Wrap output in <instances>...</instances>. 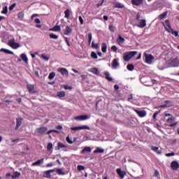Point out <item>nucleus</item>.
Listing matches in <instances>:
<instances>
[{
  "instance_id": "52",
  "label": "nucleus",
  "mask_w": 179,
  "mask_h": 179,
  "mask_svg": "<svg viewBox=\"0 0 179 179\" xmlns=\"http://www.w3.org/2000/svg\"><path fill=\"white\" fill-rule=\"evenodd\" d=\"M111 50L112 51H113V52H117V51H118V48H117L116 45H113L111 47Z\"/></svg>"
},
{
  "instance_id": "34",
  "label": "nucleus",
  "mask_w": 179,
  "mask_h": 179,
  "mask_svg": "<svg viewBox=\"0 0 179 179\" xmlns=\"http://www.w3.org/2000/svg\"><path fill=\"white\" fill-rule=\"evenodd\" d=\"M41 58H42L45 61H50V55H47L45 54H42L41 55Z\"/></svg>"
},
{
  "instance_id": "29",
  "label": "nucleus",
  "mask_w": 179,
  "mask_h": 179,
  "mask_svg": "<svg viewBox=\"0 0 179 179\" xmlns=\"http://www.w3.org/2000/svg\"><path fill=\"white\" fill-rule=\"evenodd\" d=\"M101 51L102 52H107V43H103L101 44Z\"/></svg>"
},
{
  "instance_id": "3",
  "label": "nucleus",
  "mask_w": 179,
  "mask_h": 179,
  "mask_svg": "<svg viewBox=\"0 0 179 179\" xmlns=\"http://www.w3.org/2000/svg\"><path fill=\"white\" fill-rule=\"evenodd\" d=\"M8 45L9 47H11V48H13V50H16L20 47V44L15 42V38H12L8 41Z\"/></svg>"
},
{
  "instance_id": "56",
  "label": "nucleus",
  "mask_w": 179,
  "mask_h": 179,
  "mask_svg": "<svg viewBox=\"0 0 179 179\" xmlns=\"http://www.w3.org/2000/svg\"><path fill=\"white\" fill-rule=\"evenodd\" d=\"M166 156L167 157H171V156H176V153H174V152L167 153V154L166 155Z\"/></svg>"
},
{
  "instance_id": "63",
  "label": "nucleus",
  "mask_w": 179,
  "mask_h": 179,
  "mask_svg": "<svg viewBox=\"0 0 179 179\" xmlns=\"http://www.w3.org/2000/svg\"><path fill=\"white\" fill-rule=\"evenodd\" d=\"M114 89H115V90H118V89H120V86L118 85H115Z\"/></svg>"
},
{
  "instance_id": "21",
  "label": "nucleus",
  "mask_w": 179,
  "mask_h": 179,
  "mask_svg": "<svg viewBox=\"0 0 179 179\" xmlns=\"http://www.w3.org/2000/svg\"><path fill=\"white\" fill-rule=\"evenodd\" d=\"M90 152H92V148L90 147H85L83 150L81 151V153H90Z\"/></svg>"
},
{
  "instance_id": "17",
  "label": "nucleus",
  "mask_w": 179,
  "mask_h": 179,
  "mask_svg": "<svg viewBox=\"0 0 179 179\" xmlns=\"http://www.w3.org/2000/svg\"><path fill=\"white\" fill-rule=\"evenodd\" d=\"M0 51L1 52H4L5 54H7L8 55H13V52L8 49L1 48Z\"/></svg>"
},
{
  "instance_id": "22",
  "label": "nucleus",
  "mask_w": 179,
  "mask_h": 179,
  "mask_svg": "<svg viewBox=\"0 0 179 179\" xmlns=\"http://www.w3.org/2000/svg\"><path fill=\"white\" fill-rule=\"evenodd\" d=\"M114 8H117V9H124L125 6L121 3H115Z\"/></svg>"
},
{
  "instance_id": "44",
  "label": "nucleus",
  "mask_w": 179,
  "mask_h": 179,
  "mask_svg": "<svg viewBox=\"0 0 179 179\" xmlns=\"http://www.w3.org/2000/svg\"><path fill=\"white\" fill-rule=\"evenodd\" d=\"M43 174L46 176V178H51V174L49 171L43 172Z\"/></svg>"
},
{
  "instance_id": "23",
  "label": "nucleus",
  "mask_w": 179,
  "mask_h": 179,
  "mask_svg": "<svg viewBox=\"0 0 179 179\" xmlns=\"http://www.w3.org/2000/svg\"><path fill=\"white\" fill-rule=\"evenodd\" d=\"M151 149L153 152H156L157 155H162V150H159V147L152 146Z\"/></svg>"
},
{
  "instance_id": "10",
  "label": "nucleus",
  "mask_w": 179,
  "mask_h": 179,
  "mask_svg": "<svg viewBox=\"0 0 179 179\" xmlns=\"http://www.w3.org/2000/svg\"><path fill=\"white\" fill-rule=\"evenodd\" d=\"M135 113L140 117V118H143L144 117H146V112L145 110H138V109L134 110Z\"/></svg>"
},
{
  "instance_id": "47",
  "label": "nucleus",
  "mask_w": 179,
  "mask_h": 179,
  "mask_svg": "<svg viewBox=\"0 0 179 179\" xmlns=\"http://www.w3.org/2000/svg\"><path fill=\"white\" fill-rule=\"evenodd\" d=\"M162 110H159V111H157L154 113L153 115V120H156L157 118V115H159V114H160V112Z\"/></svg>"
},
{
  "instance_id": "37",
  "label": "nucleus",
  "mask_w": 179,
  "mask_h": 179,
  "mask_svg": "<svg viewBox=\"0 0 179 179\" xmlns=\"http://www.w3.org/2000/svg\"><path fill=\"white\" fill-rule=\"evenodd\" d=\"M11 177L13 179L17 178L18 177H20V173L16 171L11 176Z\"/></svg>"
},
{
  "instance_id": "48",
  "label": "nucleus",
  "mask_w": 179,
  "mask_h": 179,
  "mask_svg": "<svg viewBox=\"0 0 179 179\" xmlns=\"http://www.w3.org/2000/svg\"><path fill=\"white\" fill-rule=\"evenodd\" d=\"M47 149L48 151L52 150V143H49L47 145Z\"/></svg>"
},
{
  "instance_id": "24",
  "label": "nucleus",
  "mask_w": 179,
  "mask_h": 179,
  "mask_svg": "<svg viewBox=\"0 0 179 179\" xmlns=\"http://www.w3.org/2000/svg\"><path fill=\"white\" fill-rule=\"evenodd\" d=\"M44 162V158L41 159L34 163H32V166H40V164H41V163Z\"/></svg>"
},
{
  "instance_id": "33",
  "label": "nucleus",
  "mask_w": 179,
  "mask_h": 179,
  "mask_svg": "<svg viewBox=\"0 0 179 179\" xmlns=\"http://www.w3.org/2000/svg\"><path fill=\"white\" fill-rule=\"evenodd\" d=\"M66 94L64 91H61L57 92V97H59V99L62 97H65Z\"/></svg>"
},
{
  "instance_id": "2",
  "label": "nucleus",
  "mask_w": 179,
  "mask_h": 179,
  "mask_svg": "<svg viewBox=\"0 0 179 179\" xmlns=\"http://www.w3.org/2000/svg\"><path fill=\"white\" fill-rule=\"evenodd\" d=\"M136 54H138L137 51L126 52L123 55V59L125 62H128V61H129L131 58H133V57H135Z\"/></svg>"
},
{
  "instance_id": "13",
  "label": "nucleus",
  "mask_w": 179,
  "mask_h": 179,
  "mask_svg": "<svg viewBox=\"0 0 179 179\" xmlns=\"http://www.w3.org/2000/svg\"><path fill=\"white\" fill-rule=\"evenodd\" d=\"M131 3L134 6H141L143 4V0H131Z\"/></svg>"
},
{
  "instance_id": "38",
  "label": "nucleus",
  "mask_w": 179,
  "mask_h": 179,
  "mask_svg": "<svg viewBox=\"0 0 179 179\" xmlns=\"http://www.w3.org/2000/svg\"><path fill=\"white\" fill-rule=\"evenodd\" d=\"M93 39V37L92 36V32H90L88 34V44H92V40Z\"/></svg>"
},
{
  "instance_id": "58",
  "label": "nucleus",
  "mask_w": 179,
  "mask_h": 179,
  "mask_svg": "<svg viewBox=\"0 0 179 179\" xmlns=\"http://www.w3.org/2000/svg\"><path fill=\"white\" fill-rule=\"evenodd\" d=\"M23 61L24 62H26V64H27V61H28V59H27V57L26 56V55H23Z\"/></svg>"
},
{
  "instance_id": "54",
  "label": "nucleus",
  "mask_w": 179,
  "mask_h": 179,
  "mask_svg": "<svg viewBox=\"0 0 179 179\" xmlns=\"http://www.w3.org/2000/svg\"><path fill=\"white\" fill-rule=\"evenodd\" d=\"M65 42L66 43L68 47H71V43H69V41L67 37H64Z\"/></svg>"
},
{
  "instance_id": "51",
  "label": "nucleus",
  "mask_w": 179,
  "mask_h": 179,
  "mask_svg": "<svg viewBox=\"0 0 179 179\" xmlns=\"http://www.w3.org/2000/svg\"><path fill=\"white\" fill-rule=\"evenodd\" d=\"M176 120V117L171 116V117H169L166 120V122H171L172 121H174Z\"/></svg>"
},
{
  "instance_id": "57",
  "label": "nucleus",
  "mask_w": 179,
  "mask_h": 179,
  "mask_svg": "<svg viewBox=\"0 0 179 179\" xmlns=\"http://www.w3.org/2000/svg\"><path fill=\"white\" fill-rule=\"evenodd\" d=\"M65 90H71L72 89V86L64 85Z\"/></svg>"
},
{
  "instance_id": "28",
  "label": "nucleus",
  "mask_w": 179,
  "mask_h": 179,
  "mask_svg": "<svg viewBox=\"0 0 179 179\" xmlns=\"http://www.w3.org/2000/svg\"><path fill=\"white\" fill-rule=\"evenodd\" d=\"M104 75H105V78H106V79H107V80H108L109 82H113V78L110 77V73L106 71L104 73Z\"/></svg>"
},
{
  "instance_id": "16",
  "label": "nucleus",
  "mask_w": 179,
  "mask_h": 179,
  "mask_svg": "<svg viewBox=\"0 0 179 179\" xmlns=\"http://www.w3.org/2000/svg\"><path fill=\"white\" fill-rule=\"evenodd\" d=\"M137 27L140 29H143V27H146V20H141L140 24L137 25Z\"/></svg>"
},
{
  "instance_id": "59",
  "label": "nucleus",
  "mask_w": 179,
  "mask_h": 179,
  "mask_svg": "<svg viewBox=\"0 0 179 179\" xmlns=\"http://www.w3.org/2000/svg\"><path fill=\"white\" fill-rule=\"evenodd\" d=\"M78 19L80 24H83V18H82V16H79Z\"/></svg>"
},
{
  "instance_id": "4",
  "label": "nucleus",
  "mask_w": 179,
  "mask_h": 179,
  "mask_svg": "<svg viewBox=\"0 0 179 179\" xmlns=\"http://www.w3.org/2000/svg\"><path fill=\"white\" fill-rule=\"evenodd\" d=\"M48 131V128L45 127H38L36 130L37 135H45V132Z\"/></svg>"
},
{
  "instance_id": "64",
  "label": "nucleus",
  "mask_w": 179,
  "mask_h": 179,
  "mask_svg": "<svg viewBox=\"0 0 179 179\" xmlns=\"http://www.w3.org/2000/svg\"><path fill=\"white\" fill-rule=\"evenodd\" d=\"M56 129L61 130V129H62V126H61V125H57V126L56 127Z\"/></svg>"
},
{
  "instance_id": "46",
  "label": "nucleus",
  "mask_w": 179,
  "mask_h": 179,
  "mask_svg": "<svg viewBox=\"0 0 179 179\" xmlns=\"http://www.w3.org/2000/svg\"><path fill=\"white\" fill-rule=\"evenodd\" d=\"M1 13L3 15H6V13H8V6H5L4 8H3Z\"/></svg>"
},
{
  "instance_id": "43",
  "label": "nucleus",
  "mask_w": 179,
  "mask_h": 179,
  "mask_svg": "<svg viewBox=\"0 0 179 179\" xmlns=\"http://www.w3.org/2000/svg\"><path fill=\"white\" fill-rule=\"evenodd\" d=\"M77 170H78V171H82L85 170V166L78 165Z\"/></svg>"
},
{
  "instance_id": "18",
  "label": "nucleus",
  "mask_w": 179,
  "mask_h": 179,
  "mask_svg": "<svg viewBox=\"0 0 179 179\" xmlns=\"http://www.w3.org/2000/svg\"><path fill=\"white\" fill-rule=\"evenodd\" d=\"M117 43L119 44V45H121V44H124V43H125V39L122 38L121 35H119V37L117 39Z\"/></svg>"
},
{
  "instance_id": "42",
  "label": "nucleus",
  "mask_w": 179,
  "mask_h": 179,
  "mask_svg": "<svg viewBox=\"0 0 179 179\" xmlns=\"http://www.w3.org/2000/svg\"><path fill=\"white\" fill-rule=\"evenodd\" d=\"M92 48H95L96 50H98L99 48V43H94V41H92Z\"/></svg>"
},
{
  "instance_id": "6",
  "label": "nucleus",
  "mask_w": 179,
  "mask_h": 179,
  "mask_svg": "<svg viewBox=\"0 0 179 179\" xmlns=\"http://www.w3.org/2000/svg\"><path fill=\"white\" fill-rule=\"evenodd\" d=\"M170 66H172L173 68H177L179 66V59L178 57H176L175 59H171L169 62Z\"/></svg>"
},
{
  "instance_id": "30",
  "label": "nucleus",
  "mask_w": 179,
  "mask_h": 179,
  "mask_svg": "<svg viewBox=\"0 0 179 179\" xmlns=\"http://www.w3.org/2000/svg\"><path fill=\"white\" fill-rule=\"evenodd\" d=\"M34 23H36V27H38V29H41V24H40L41 23V21L38 18H36L34 20Z\"/></svg>"
},
{
  "instance_id": "27",
  "label": "nucleus",
  "mask_w": 179,
  "mask_h": 179,
  "mask_svg": "<svg viewBox=\"0 0 179 179\" xmlns=\"http://www.w3.org/2000/svg\"><path fill=\"white\" fill-rule=\"evenodd\" d=\"M56 173L58 176H65V172H64L62 169H56Z\"/></svg>"
},
{
  "instance_id": "50",
  "label": "nucleus",
  "mask_w": 179,
  "mask_h": 179,
  "mask_svg": "<svg viewBox=\"0 0 179 179\" xmlns=\"http://www.w3.org/2000/svg\"><path fill=\"white\" fill-rule=\"evenodd\" d=\"M109 30L110 31H112V33H114L115 31V27H113V25H109Z\"/></svg>"
},
{
  "instance_id": "7",
  "label": "nucleus",
  "mask_w": 179,
  "mask_h": 179,
  "mask_svg": "<svg viewBox=\"0 0 179 179\" xmlns=\"http://www.w3.org/2000/svg\"><path fill=\"white\" fill-rule=\"evenodd\" d=\"M27 89L29 94H35V93H37V91H36V90H34V85L27 84Z\"/></svg>"
},
{
  "instance_id": "55",
  "label": "nucleus",
  "mask_w": 179,
  "mask_h": 179,
  "mask_svg": "<svg viewBox=\"0 0 179 179\" xmlns=\"http://www.w3.org/2000/svg\"><path fill=\"white\" fill-rule=\"evenodd\" d=\"M16 6V3H13L12 4L10 7H9V10H13V9H15V7Z\"/></svg>"
},
{
  "instance_id": "19",
  "label": "nucleus",
  "mask_w": 179,
  "mask_h": 179,
  "mask_svg": "<svg viewBox=\"0 0 179 179\" xmlns=\"http://www.w3.org/2000/svg\"><path fill=\"white\" fill-rule=\"evenodd\" d=\"M112 68H113V69H117V68H118V60H117V59L113 60Z\"/></svg>"
},
{
  "instance_id": "5",
  "label": "nucleus",
  "mask_w": 179,
  "mask_h": 179,
  "mask_svg": "<svg viewBox=\"0 0 179 179\" xmlns=\"http://www.w3.org/2000/svg\"><path fill=\"white\" fill-rule=\"evenodd\" d=\"M144 56L145 64H148L149 65H150V64H152V61L155 59V57H153V55H148L147 53H144Z\"/></svg>"
},
{
  "instance_id": "32",
  "label": "nucleus",
  "mask_w": 179,
  "mask_h": 179,
  "mask_svg": "<svg viewBox=\"0 0 179 179\" xmlns=\"http://www.w3.org/2000/svg\"><path fill=\"white\" fill-rule=\"evenodd\" d=\"M64 17H66V19H69V17L71 16V11L69 9H67L64 11Z\"/></svg>"
},
{
  "instance_id": "53",
  "label": "nucleus",
  "mask_w": 179,
  "mask_h": 179,
  "mask_svg": "<svg viewBox=\"0 0 179 179\" xmlns=\"http://www.w3.org/2000/svg\"><path fill=\"white\" fill-rule=\"evenodd\" d=\"M100 103H103L101 101V100H99L96 103V110H99V108H100V106H99V104H100Z\"/></svg>"
},
{
  "instance_id": "31",
  "label": "nucleus",
  "mask_w": 179,
  "mask_h": 179,
  "mask_svg": "<svg viewBox=\"0 0 179 179\" xmlns=\"http://www.w3.org/2000/svg\"><path fill=\"white\" fill-rule=\"evenodd\" d=\"M94 153H104V149L97 147L94 151Z\"/></svg>"
},
{
  "instance_id": "62",
  "label": "nucleus",
  "mask_w": 179,
  "mask_h": 179,
  "mask_svg": "<svg viewBox=\"0 0 179 179\" xmlns=\"http://www.w3.org/2000/svg\"><path fill=\"white\" fill-rule=\"evenodd\" d=\"M52 166H54V164L52 162L46 164V167H52Z\"/></svg>"
},
{
  "instance_id": "61",
  "label": "nucleus",
  "mask_w": 179,
  "mask_h": 179,
  "mask_svg": "<svg viewBox=\"0 0 179 179\" xmlns=\"http://www.w3.org/2000/svg\"><path fill=\"white\" fill-rule=\"evenodd\" d=\"M171 145H176L177 143V139L171 140Z\"/></svg>"
},
{
  "instance_id": "35",
  "label": "nucleus",
  "mask_w": 179,
  "mask_h": 179,
  "mask_svg": "<svg viewBox=\"0 0 179 179\" xmlns=\"http://www.w3.org/2000/svg\"><path fill=\"white\" fill-rule=\"evenodd\" d=\"M66 148V145H64L62 143L59 142L57 143V150H59V149H64Z\"/></svg>"
},
{
  "instance_id": "36",
  "label": "nucleus",
  "mask_w": 179,
  "mask_h": 179,
  "mask_svg": "<svg viewBox=\"0 0 179 179\" xmlns=\"http://www.w3.org/2000/svg\"><path fill=\"white\" fill-rule=\"evenodd\" d=\"M20 125H22V119H17L15 129H17Z\"/></svg>"
},
{
  "instance_id": "39",
  "label": "nucleus",
  "mask_w": 179,
  "mask_h": 179,
  "mask_svg": "<svg viewBox=\"0 0 179 179\" xmlns=\"http://www.w3.org/2000/svg\"><path fill=\"white\" fill-rule=\"evenodd\" d=\"M54 78H55V73L51 72L48 76V79H50V80H52Z\"/></svg>"
},
{
  "instance_id": "20",
  "label": "nucleus",
  "mask_w": 179,
  "mask_h": 179,
  "mask_svg": "<svg viewBox=\"0 0 179 179\" xmlns=\"http://www.w3.org/2000/svg\"><path fill=\"white\" fill-rule=\"evenodd\" d=\"M50 31H61V26L55 25L53 28L50 29Z\"/></svg>"
},
{
  "instance_id": "15",
  "label": "nucleus",
  "mask_w": 179,
  "mask_h": 179,
  "mask_svg": "<svg viewBox=\"0 0 179 179\" xmlns=\"http://www.w3.org/2000/svg\"><path fill=\"white\" fill-rule=\"evenodd\" d=\"M116 172L118 174L119 177H120V178H124V177L127 176V172L121 171V169H117L116 170Z\"/></svg>"
},
{
  "instance_id": "8",
  "label": "nucleus",
  "mask_w": 179,
  "mask_h": 179,
  "mask_svg": "<svg viewBox=\"0 0 179 179\" xmlns=\"http://www.w3.org/2000/svg\"><path fill=\"white\" fill-rule=\"evenodd\" d=\"M57 71H59L62 76H69V72L68 71V69L65 68H59L57 69Z\"/></svg>"
},
{
  "instance_id": "45",
  "label": "nucleus",
  "mask_w": 179,
  "mask_h": 179,
  "mask_svg": "<svg viewBox=\"0 0 179 179\" xmlns=\"http://www.w3.org/2000/svg\"><path fill=\"white\" fill-rule=\"evenodd\" d=\"M49 36H50L51 38H52L53 40H57V38H58V35H55V34H50L49 35Z\"/></svg>"
},
{
  "instance_id": "40",
  "label": "nucleus",
  "mask_w": 179,
  "mask_h": 179,
  "mask_svg": "<svg viewBox=\"0 0 179 179\" xmlns=\"http://www.w3.org/2000/svg\"><path fill=\"white\" fill-rule=\"evenodd\" d=\"M127 68L128 71H134V69H135V66H134V64H128L127 66Z\"/></svg>"
},
{
  "instance_id": "11",
  "label": "nucleus",
  "mask_w": 179,
  "mask_h": 179,
  "mask_svg": "<svg viewBox=\"0 0 179 179\" xmlns=\"http://www.w3.org/2000/svg\"><path fill=\"white\" fill-rule=\"evenodd\" d=\"M73 29L69 27V25H67L66 27V30L64 32V36H71L72 34Z\"/></svg>"
},
{
  "instance_id": "41",
  "label": "nucleus",
  "mask_w": 179,
  "mask_h": 179,
  "mask_svg": "<svg viewBox=\"0 0 179 179\" xmlns=\"http://www.w3.org/2000/svg\"><path fill=\"white\" fill-rule=\"evenodd\" d=\"M91 57L93 58V59H97V54H96L95 52H91Z\"/></svg>"
},
{
  "instance_id": "49",
  "label": "nucleus",
  "mask_w": 179,
  "mask_h": 179,
  "mask_svg": "<svg viewBox=\"0 0 179 179\" xmlns=\"http://www.w3.org/2000/svg\"><path fill=\"white\" fill-rule=\"evenodd\" d=\"M66 141L68 143H69L70 145H72V143H73V141H72V140H71V138H69V136H68L66 138Z\"/></svg>"
},
{
  "instance_id": "25",
  "label": "nucleus",
  "mask_w": 179,
  "mask_h": 179,
  "mask_svg": "<svg viewBox=\"0 0 179 179\" xmlns=\"http://www.w3.org/2000/svg\"><path fill=\"white\" fill-rule=\"evenodd\" d=\"M168 13H169V11H165L164 13H163L162 14L158 16V19H159V20H163V19H164V17L167 16Z\"/></svg>"
},
{
  "instance_id": "9",
  "label": "nucleus",
  "mask_w": 179,
  "mask_h": 179,
  "mask_svg": "<svg viewBox=\"0 0 179 179\" xmlns=\"http://www.w3.org/2000/svg\"><path fill=\"white\" fill-rule=\"evenodd\" d=\"M71 131H79L80 129H90L89 126L83 125L79 127H74L71 128Z\"/></svg>"
},
{
  "instance_id": "12",
  "label": "nucleus",
  "mask_w": 179,
  "mask_h": 179,
  "mask_svg": "<svg viewBox=\"0 0 179 179\" xmlns=\"http://www.w3.org/2000/svg\"><path fill=\"white\" fill-rule=\"evenodd\" d=\"M171 167L172 170H178L179 169V164L177 161H173L171 164Z\"/></svg>"
},
{
  "instance_id": "60",
  "label": "nucleus",
  "mask_w": 179,
  "mask_h": 179,
  "mask_svg": "<svg viewBox=\"0 0 179 179\" xmlns=\"http://www.w3.org/2000/svg\"><path fill=\"white\" fill-rule=\"evenodd\" d=\"M159 176V171L157 170L155 171L154 177H158Z\"/></svg>"
},
{
  "instance_id": "1",
  "label": "nucleus",
  "mask_w": 179,
  "mask_h": 179,
  "mask_svg": "<svg viewBox=\"0 0 179 179\" xmlns=\"http://www.w3.org/2000/svg\"><path fill=\"white\" fill-rule=\"evenodd\" d=\"M162 24L164 27L165 30L168 31V33H171V34H173V36H175V37H178V31H174V29L171 28V24L170 23V20H165V22H162Z\"/></svg>"
},
{
  "instance_id": "14",
  "label": "nucleus",
  "mask_w": 179,
  "mask_h": 179,
  "mask_svg": "<svg viewBox=\"0 0 179 179\" xmlns=\"http://www.w3.org/2000/svg\"><path fill=\"white\" fill-rule=\"evenodd\" d=\"M74 120H76V121H85V120H87V115H83L77 116V117H74Z\"/></svg>"
},
{
  "instance_id": "26",
  "label": "nucleus",
  "mask_w": 179,
  "mask_h": 179,
  "mask_svg": "<svg viewBox=\"0 0 179 179\" xmlns=\"http://www.w3.org/2000/svg\"><path fill=\"white\" fill-rule=\"evenodd\" d=\"M92 73H94V75H99L100 73V71H99V69L96 67H93L91 69Z\"/></svg>"
}]
</instances>
